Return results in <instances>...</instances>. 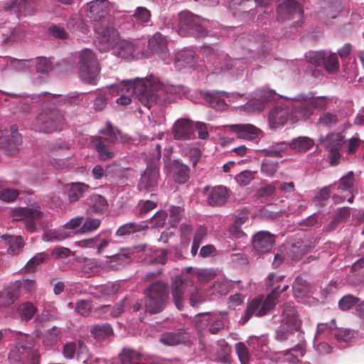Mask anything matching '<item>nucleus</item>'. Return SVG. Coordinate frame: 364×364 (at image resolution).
<instances>
[{
  "label": "nucleus",
  "instance_id": "f257e3e1",
  "mask_svg": "<svg viewBox=\"0 0 364 364\" xmlns=\"http://www.w3.org/2000/svg\"><path fill=\"white\" fill-rule=\"evenodd\" d=\"M109 8L107 0H95L87 6L86 16L99 36L95 43L101 53L108 51L118 41V33L114 26V17L109 12Z\"/></svg>",
  "mask_w": 364,
  "mask_h": 364
},
{
  "label": "nucleus",
  "instance_id": "f03ea898",
  "mask_svg": "<svg viewBox=\"0 0 364 364\" xmlns=\"http://www.w3.org/2000/svg\"><path fill=\"white\" fill-rule=\"evenodd\" d=\"M110 88H117V92H132L139 102L150 109L154 104L161 105L166 102L164 96L165 90L162 89L161 82L156 77H151L143 80H123L120 85L112 84Z\"/></svg>",
  "mask_w": 364,
  "mask_h": 364
},
{
  "label": "nucleus",
  "instance_id": "7ed1b4c3",
  "mask_svg": "<svg viewBox=\"0 0 364 364\" xmlns=\"http://www.w3.org/2000/svg\"><path fill=\"white\" fill-rule=\"evenodd\" d=\"M209 20L196 15L188 10L178 14L177 32L181 36L203 38L208 35Z\"/></svg>",
  "mask_w": 364,
  "mask_h": 364
},
{
  "label": "nucleus",
  "instance_id": "20e7f679",
  "mask_svg": "<svg viewBox=\"0 0 364 364\" xmlns=\"http://www.w3.org/2000/svg\"><path fill=\"white\" fill-rule=\"evenodd\" d=\"M168 287L166 283L159 281L144 290V308L146 313L156 314L162 312L168 304Z\"/></svg>",
  "mask_w": 364,
  "mask_h": 364
},
{
  "label": "nucleus",
  "instance_id": "39448f33",
  "mask_svg": "<svg viewBox=\"0 0 364 364\" xmlns=\"http://www.w3.org/2000/svg\"><path fill=\"white\" fill-rule=\"evenodd\" d=\"M278 297L277 288H274L263 301L260 298L253 299L247 304L245 314L239 323L245 324L254 314L257 317L265 316L276 306Z\"/></svg>",
  "mask_w": 364,
  "mask_h": 364
},
{
  "label": "nucleus",
  "instance_id": "423d86ee",
  "mask_svg": "<svg viewBox=\"0 0 364 364\" xmlns=\"http://www.w3.org/2000/svg\"><path fill=\"white\" fill-rule=\"evenodd\" d=\"M278 297L277 288H274L263 301L260 298L253 299L247 304L245 314L239 323L245 324L254 314L257 317L265 316L276 306Z\"/></svg>",
  "mask_w": 364,
  "mask_h": 364
},
{
  "label": "nucleus",
  "instance_id": "0eeeda50",
  "mask_svg": "<svg viewBox=\"0 0 364 364\" xmlns=\"http://www.w3.org/2000/svg\"><path fill=\"white\" fill-rule=\"evenodd\" d=\"M100 73L99 64L92 50L85 48L79 55V75L80 78L91 85H95Z\"/></svg>",
  "mask_w": 364,
  "mask_h": 364
},
{
  "label": "nucleus",
  "instance_id": "6e6552de",
  "mask_svg": "<svg viewBox=\"0 0 364 364\" xmlns=\"http://www.w3.org/2000/svg\"><path fill=\"white\" fill-rule=\"evenodd\" d=\"M65 124V119L60 110L45 109L36 117V127L45 133L60 131Z\"/></svg>",
  "mask_w": 364,
  "mask_h": 364
},
{
  "label": "nucleus",
  "instance_id": "1a4fd4ad",
  "mask_svg": "<svg viewBox=\"0 0 364 364\" xmlns=\"http://www.w3.org/2000/svg\"><path fill=\"white\" fill-rule=\"evenodd\" d=\"M11 337L16 341V344L10 350L8 358L11 362L19 363L24 356H28L34 343V338L31 335L21 331H14Z\"/></svg>",
  "mask_w": 364,
  "mask_h": 364
},
{
  "label": "nucleus",
  "instance_id": "9d476101",
  "mask_svg": "<svg viewBox=\"0 0 364 364\" xmlns=\"http://www.w3.org/2000/svg\"><path fill=\"white\" fill-rule=\"evenodd\" d=\"M159 166L154 163H150L141 175L137 184L138 190L141 192L150 193L151 196H155L154 192L159 187Z\"/></svg>",
  "mask_w": 364,
  "mask_h": 364
},
{
  "label": "nucleus",
  "instance_id": "9b49d317",
  "mask_svg": "<svg viewBox=\"0 0 364 364\" xmlns=\"http://www.w3.org/2000/svg\"><path fill=\"white\" fill-rule=\"evenodd\" d=\"M307 343L304 337V333L297 334V343L291 348L279 353L280 358L289 364H301V358L306 353Z\"/></svg>",
  "mask_w": 364,
  "mask_h": 364
},
{
  "label": "nucleus",
  "instance_id": "f8f14e48",
  "mask_svg": "<svg viewBox=\"0 0 364 364\" xmlns=\"http://www.w3.org/2000/svg\"><path fill=\"white\" fill-rule=\"evenodd\" d=\"M274 243L275 235L265 230L257 232L251 239L254 253L259 257L270 252Z\"/></svg>",
  "mask_w": 364,
  "mask_h": 364
},
{
  "label": "nucleus",
  "instance_id": "ddd939ff",
  "mask_svg": "<svg viewBox=\"0 0 364 364\" xmlns=\"http://www.w3.org/2000/svg\"><path fill=\"white\" fill-rule=\"evenodd\" d=\"M312 92L299 94L294 98L292 105V116L297 120H306L314 113L313 107L309 99L311 98Z\"/></svg>",
  "mask_w": 364,
  "mask_h": 364
},
{
  "label": "nucleus",
  "instance_id": "4468645a",
  "mask_svg": "<svg viewBox=\"0 0 364 364\" xmlns=\"http://www.w3.org/2000/svg\"><path fill=\"white\" fill-rule=\"evenodd\" d=\"M277 20L284 21L303 15L301 4L296 0H283L277 7Z\"/></svg>",
  "mask_w": 364,
  "mask_h": 364
},
{
  "label": "nucleus",
  "instance_id": "2eb2a0df",
  "mask_svg": "<svg viewBox=\"0 0 364 364\" xmlns=\"http://www.w3.org/2000/svg\"><path fill=\"white\" fill-rule=\"evenodd\" d=\"M16 211L20 216L23 217L21 220H23L26 230L31 232H35L36 230V220L42 217L39 205L34 202L26 207L19 208Z\"/></svg>",
  "mask_w": 364,
  "mask_h": 364
},
{
  "label": "nucleus",
  "instance_id": "dca6fc26",
  "mask_svg": "<svg viewBox=\"0 0 364 364\" xmlns=\"http://www.w3.org/2000/svg\"><path fill=\"white\" fill-rule=\"evenodd\" d=\"M9 136H0V149L6 155L15 156L19 151L18 146L22 143V138L16 125L11 126Z\"/></svg>",
  "mask_w": 364,
  "mask_h": 364
},
{
  "label": "nucleus",
  "instance_id": "f3484780",
  "mask_svg": "<svg viewBox=\"0 0 364 364\" xmlns=\"http://www.w3.org/2000/svg\"><path fill=\"white\" fill-rule=\"evenodd\" d=\"M167 43L165 36L159 32L154 33L148 41L149 50L166 61V63H168L166 60L169 57Z\"/></svg>",
  "mask_w": 364,
  "mask_h": 364
},
{
  "label": "nucleus",
  "instance_id": "a211bd4d",
  "mask_svg": "<svg viewBox=\"0 0 364 364\" xmlns=\"http://www.w3.org/2000/svg\"><path fill=\"white\" fill-rule=\"evenodd\" d=\"M193 134V122L188 119L176 120L172 128L173 138L176 140L190 139Z\"/></svg>",
  "mask_w": 364,
  "mask_h": 364
},
{
  "label": "nucleus",
  "instance_id": "6ab92c4d",
  "mask_svg": "<svg viewBox=\"0 0 364 364\" xmlns=\"http://www.w3.org/2000/svg\"><path fill=\"white\" fill-rule=\"evenodd\" d=\"M190 341L188 333L182 329L175 331H166L163 333L159 338V341L168 346H175L182 344H187Z\"/></svg>",
  "mask_w": 364,
  "mask_h": 364
},
{
  "label": "nucleus",
  "instance_id": "aec40b11",
  "mask_svg": "<svg viewBox=\"0 0 364 364\" xmlns=\"http://www.w3.org/2000/svg\"><path fill=\"white\" fill-rule=\"evenodd\" d=\"M91 143L97 153L100 161H107L115 156L114 151L110 147L112 143H107L103 136H92Z\"/></svg>",
  "mask_w": 364,
  "mask_h": 364
},
{
  "label": "nucleus",
  "instance_id": "412c9836",
  "mask_svg": "<svg viewBox=\"0 0 364 364\" xmlns=\"http://www.w3.org/2000/svg\"><path fill=\"white\" fill-rule=\"evenodd\" d=\"M234 93L225 91L211 90L205 94V101L215 109L225 110L228 105L225 101V98L233 96Z\"/></svg>",
  "mask_w": 364,
  "mask_h": 364
},
{
  "label": "nucleus",
  "instance_id": "4be33fe9",
  "mask_svg": "<svg viewBox=\"0 0 364 364\" xmlns=\"http://www.w3.org/2000/svg\"><path fill=\"white\" fill-rule=\"evenodd\" d=\"M230 131L236 133L239 138L252 140L261 134V131L250 124H238L226 126Z\"/></svg>",
  "mask_w": 364,
  "mask_h": 364
},
{
  "label": "nucleus",
  "instance_id": "5701e85b",
  "mask_svg": "<svg viewBox=\"0 0 364 364\" xmlns=\"http://www.w3.org/2000/svg\"><path fill=\"white\" fill-rule=\"evenodd\" d=\"M184 291L185 281L180 276L175 279L171 287V295L173 303L178 310H182L184 307Z\"/></svg>",
  "mask_w": 364,
  "mask_h": 364
},
{
  "label": "nucleus",
  "instance_id": "b1692460",
  "mask_svg": "<svg viewBox=\"0 0 364 364\" xmlns=\"http://www.w3.org/2000/svg\"><path fill=\"white\" fill-rule=\"evenodd\" d=\"M171 171L175 182L179 184L186 183L190 178V168L178 159H174L171 164Z\"/></svg>",
  "mask_w": 364,
  "mask_h": 364
},
{
  "label": "nucleus",
  "instance_id": "393cba45",
  "mask_svg": "<svg viewBox=\"0 0 364 364\" xmlns=\"http://www.w3.org/2000/svg\"><path fill=\"white\" fill-rule=\"evenodd\" d=\"M229 197V189L223 186L214 187L210 192L208 201L211 206H221Z\"/></svg>",
  "mask_w": 364,
  "mask_h": 364
},
{
  "label": "nucleus",
  "instance_id": "a878e982",
  "mask_svg": "<svg viewBox=\"0 0 364 364\" xmlns=\"http://www.w3.org/2000/svg\"><path fill=\"white\" fill-rule=\"evenodd\" d=\"M304 333L301 328L299 327V324L294 323V326L287 324L284 323H280L275 331V339L279 342H284L288 341L294 333Z\"/></svg>",
  "mask_w": 364,
  "mask_h": 364
},
{
  "label": "nucleus",
  "instance_id": "bb28decb",
  "mask_svg": "<svg viewBox=\"0 0 364 364\" xmlns=\"http://www.w3.org/2000/svg\"><path fill=\"white\" fill-rule=\"evenodd\" d=\"M108 240L102 238L100 235L92 238L82 240L75 242V245L82 248H92L96 250V253L100 255L107 247Z\"/></svg>",
  "mask_w": 364,
  "mask_h": 364
},
{
  "label": "nucleus",
  "instance_id": "cd10ccee",
  "mask_svg": "<svg viewBox=\"0 0 364 364\" xmlns=\"http://www.w3.org/2000/svg\"><path fill=\"white\" fill-rule=\"evenodd\" d=\"M7 245V253L10 255H18L24 247V241L21 236L3 235L1 237Z\"/></svg>",
  "mask_w": 364,
  "mask_h": 364
},
{
  "label": "nucleus",
  "instance_id": "c85d7f7f",
  "mask_svg": "<svg viewBox=\"0 0 364 364\" xmlns=\"http://www.w3.org/2000/svg\"><path fill=\"white\" fill-rule=\"evenodd\" d=\"M289 117V111L284 107H276L269 112L268 119L272 126L277 127L284 125Z\"/></svg>",
  "mask_w": 364,
  "mask_h": 364
},
{
  "label": "nucleus",
  "instance_id": "c756f323",
  "mask_svg": "<svg viewBox=\"0 0 364 364\" xmlns=\"http://www.w3.org/2000/svg\"><path fill=\"white\" fill-rule=\"evenodd\" d=\"M341 119L342 115L338 111L330 110L320 114L318 124L323 127L332 128L336 126Z\"/></svg>",
  "mask_w": 364,
  "mask_h": 364
},
{
  "label": "nucleus",
  "instance_id": "7c9ffc66",
  "mask_svg": "<svg viewBox=\"0 0 364 364\" xmlns=\"http://www.w3.org/2000/svg\"><path fill=\"white\" fill-rule=\"evenodd\" d=\"M90 186L84 183H72L68 191V198L70 203H75L84 197L90 190Z\"/></svg>",
  "mask_w": 364,
  "mask_h": 364
},
{
  "label": "nucleus",
  "instance_id": "2f4dec72",
  "mask_svg": "<svg viewBox=\"0 0 364 364\" xmlns=\"http://www.w3.org/2000/svg\"><path fill=\"white\" fill-rule=\"evenodd\" d=\"M146 228H148L147 221H142L139 223H128L121 225L118 228L116 232V235L118 237H124Z\"/></svg>",
  "mask_w": 364,
  "mask_h": 364
},
{
  "label": "nucleus",
  "instance_id": "473e14b6",
  "mask_svg": "<svg viewBox=\"0 0 364 364\" xmlns=\"http://www.w3.org/2000/svg\"><path fill=\"white\" fill-rule=\"evenodd\" d=\"M195 52L193 50L190 49L182 50L176 55V66L178 68L192 66L195 63Z\"/></svg>",
  "mask_w": 364,
  "mask_h": 364
},
{
  "label": "nucleus",
  "instance_id": "72a5a7b5",
  "mask_svg": "<svg viewBox=\"0 0 364 364\" xmlns=\"http://www.w3.org/2000/svg\"><path fill=\"white\" fill-rule=\"evenodd\" d=\"M92 212L96 213H104L108 208V203L105 198L101 195H92L87 202Z\"/></svg>",
  "mask_w": 364,
  "mask_h": 364
},
{
  "label": "nucleus",
  "instance_id": "f704fd0d",
  "mask_svg": "<svg viewBox=\"0 0 364 364\" xmlns=\"http://www.w3.org/2000/svg\"><path fill=\"white\" fill-rule=\"evenodd\" d=\"M308 252L309 248L307 245L304 244L302 241H297L291 243L287 249V256L294 261L301 259Z\"/></svg>",
  "mask_w": 364,
  "mask_h": 364
},
{
  "label": "nucleus",
  "instance_id": "c9c22d12",
  "mask_svg": "<svg viewBox=\"0 0 364 364\" xmlns=\"http://www.w3.org/2000/svg\"><path fill=\"white\" fill-rule=\"evenodd\" d=\"M282 323L294 326V323L299 324L301 328V321L298 318V314L295 308L289 304H284L282 310Z\"/></svg>",
  "mask_w": 364,
  "mask_h": 364
},
{
  "label": "nucleus",
  "instance_id": "e433bc0d",
  "mask_svg": "<svg viewBox=\"0 0 364 364\" xmlns=\"http://www.w3.org/2000/svg\"><path fill=\"white\" fill-rule=\"evenodd\" d=\"M314 144V140L308 136H299L293 139L288 143L289 148L298 152L306 151L310 149Z\"/></svg>",
  "mask_w": 364,
  "mask_h": 364
},
{
  "label": "nucleus",
  "instance_id": "4c0bfd02",
  "mask_svg": "<svg viewBox=\"0 0 364 364\" xmlns=\"http://www.w3.org/2000/svg\"><path fill=\"white\" fill-rule=\"evenodd\" d=\"M90 333L95 339L103 341L112 334L113 330L110 324L100 323L92 326Z\"/></svg>",
  "mask_w": 364,
  "mask_h": 364
},
{
  "label": "nucleus",
  "instance_id": "58836bf2",
  "mask_svg": "<svg viewBox=\"0 0 364 364\" xmlns=\"http://www.w3.org/2000/svg\"><path fill=\"white\" fill-rule=\"evenodd\" d=\"M131 262V255L128 252L122 251L110 257L109 267L114 270H118Z\"/></svg>",
  "mask_w": 364,
  "mask_h": 364
},
{
  "label": "nucleus",
  "instance_id": "ea45409f",
  "mask_svg": "<svg viewBox=\"0 0 364 364\" xmlns=\"http://www.w3.org/2000/svg\"><path fill=\"white\" fill-rule=\"evenodd\" d=\"M18 290L16 287H11L0 293V307L12 305L18 298Z\"/></svg>",
  "mask_w": 364,
  "mask_h": 364
},
{
  "label": "nucleus",
  "instance_id": "a19ab883",
  "mask_svg": "<svg viewBox=\"0 0 364 364\" xmlns=\"http://www.w3.org/2000/svg\"><path fill=\"white\" fill-rule=\"evenodd\" d=\"M49 259V255L45 252L37 253L32 257L25 264L23 269L26 272H35L38 266Z\"/></svg>",
  "mask_w": 364,
  "mask_h": 364
},
{
  "label": "nucleus",
  "instance_id": "79ce46f5",
  "mask_svg": "<svg viewBox=\"0 0 364 364\" xmlns=\"http://www.w3.org/2000/svg\"><path fill=\"white\" fill-rule=\"evenodd\" d=\"M279 95L273 90H257L254 93V98L260 102L257 109L261 110L263 104L276 100Z\"/></svg>",
  "mask_w": 364,
  "mask_h": 364
},
{
  "label": "nucleus",
  "instance_id": "37998d69",
  "mask_svg": "<svg viewBox=\"0 0 364 364\" xmlns=\"http://www.w3.org/2000/svg\"><path fill=\"white\" fill-rule=\"evenodd\" d=\"M38 0H21L16 5L18 16H26L34 14Z\"/></svg>",
  "mask_w": 364,
  "mask_h": 364
},
{
  "label": "nucleus",
  "instance_id": "c03bdc74",
  "mask_svg": "<svg viewBox=\"0 0 364 364\" xmlns=\"http://www.w3.org/2000/svg\"><path fill=\"white\" fill-rule=\"evenodd\" d=\"M99 133L102 135L105 141L112 144L117 141L118 135H121V132L110 122H107L105 127L101 129Z\"/></svg>",
  "mask_w": 364,
  "mask_h": 364
},
{
  "label": "nucleus",
  "instance_id": "a18cd8bd",
  "mask_svg": "<svg viewBox=\"0 0 364 364\" xmlns=\"http://www.w3.org/2000/svg\"><path fill=\"white\" fill-rule=\"evenodd\" d=\"M288 147V143L286 141H280L278 143H272L271 146L263 149L262 151L266 156L279 157L287 151Z\"/></svg>",
  "mask_w": 364,
  "mask_h": 364
},
{
  "label": "nucleus",
  "instance_id": "49530a36",
  "mask_svg": "<svg viewBox=\"0 0 364 364\" xmlns=\"http://www.w3.org/2000/svg\"><path fill=\"white\" fill-rule=\"evenodd\" d=\"M336 185L337 183H334L329 186L323 187L314 197V204L318 207L325 206L327 204V202L330 197V189L335 188Z\"/></svg>",
  "mask_w": 364,
  "mask_h": 364
},
{
  "label": "nucleus",
  "instance_id": "de8ad7c7",
  "mask_svg": "<svg viewBox=\"0 0 364 364\" xmlns=\"http://www.w3.org/2000/svg\"><path fill=\"white\" fill-rule=\"evenodd\" d=\"M33 65L36 66V73L41 74H47L54 69V65L51 60L43 56L36 58Z\"/></svg>",
  "mask_w": 364,
  "mask_h": 364
},
{
  "label": "nucleus",
  "instance_id": "09e8293b",
  "mask_svg": "<svg viewBox=\"0 0 364 364\" xmlns=\"http://www.w3.org/2000/svg\"><path fill=\"white\" fill-rule=\"evenodd\" d=\"M17 311L21 319L27 321L33 316L36 308L31 302L26 301L18 306Z\"/></svg>",
  "mask_w": 364,
  "mask_h": 364
},
{
  "label": "nucleus",
  "instance_id": "8fccbe9b",
  "mask_svg": "<svg viewBox=\"0 0 364 364\" xmlns=\"http://www.w3.org/2000/svg\"><path fill=\"white\" fill-rule=\"evenodd\" d=\"M53 98H57V102L60 104L71 105H78L82 101L81 95L77 92H70L67 95H58L53 96Z\"/></svg>",
  "mask_w": 364,
  "mask_h": 364
},
{
  "label": "nucleus",
  "instance_id": "3c124183",
  "mask_svg": "<svg viewBox=\"0 0 364 364\" xmlns=\"http://www.w3.org/2000/svg\"><path fill=\"white\" fill-rule=\"evenodd\" d=\"M353 172L349 171L346 176L341 177L338 181L337 189L341 191H348L352 193L354 187Z\"/></svg>",
  "mask_w": 364,
  "mask_h": 364
},
{
  "label": "nucleus",
  "instance_id": "603ef678",
  "mask_svg": "<svg viewBox=\"0 0 364 364\" xmlns=\"http://www.w3.org/2000/svg\"><path fill=\"white\" fill-rule=\"evenodd\" d=\"M325 70L329 73H335L339 68V63L336 53L327 51V55L323 64Z\"/></svg>",
  "mask_w": 364,
  "mask_h": 364
},
{
  "label": "nucleus",
  "instance_id": "864d4df0",
  "mask_svg": "<svg viewBox=\"0 0 364 364\" xmlns=\"http://www.w3.org/2000/svg\"><path fill=\"white\" fill-rule=\"evenodd\" d=\"M151 17L150 11L144 7H138L132 15V20L134 23L144 25L147 23Z\"/></svg>",
  "mask_w": 364,
  "mask_h": 364
},
{
  "label": "nucleus",
  "instance_id": "5fc2aeb1",
  "mask_svg": "<svg viewBox=\"0 0 364 364\" xmlns=\"http://www.w3.org/2000/svg\"><path fill=\"white\" fill-rule=\"evenodd\" d=\"M216 350L217 359L222 363H228L231 352V347L225 341H220L217 343Z\"/></svg>",
  "mask_w": 364,
  "mask_h": 364
},
{
  "label": "nucleus",
  "instance_id": "6e6d98bb",
  "mask_svg": "<svg viewBox=\"0 0 364 364\" xmlns=\"http://www.w3.org/2000/svg\"><path fill=\"white\" fill-rule=\"evenodd\" d=\"M214 314H211L210 312L200 313L196 315L194 318V323L196 328L199 331H203L209 324H210L212 319H213Z\"/></svg>",
  "mask_w": 364,
  "mask_h": 364
},
{
  "label": "nucleus",
  "instance_id": "4d7b16f0",
  "mask_svg": "<svg viewBox=\"0 0 364 364\" xmlns=\"http://www.w3.org/2000/svg\"><path fill=\"white\" fill-rule=\"evenodd\" d=\"M140 354L132 349L124 348L119 354L121 364H137Z\"/></svg>",
  "mask_w": 364,
  "mask_h": 364
},
{
  "label": "nucleus",
  "instance_id": "13d9d810",
  "mask_svg": "<svg viewBox=\"0 0 364 364\" xmlns=\"http://www.w3.org/2000/svg\"><path fill=\"white\" fill-rule=\"evenodd\" d=\"M33 64V60L11 59L8 64L9 69L16 72L24 71Z\"/></svg>",
  "mask_w": 364,
  "mask_h": 364
},
{
  "label": "nucleus",
  "instance_id": "bf43d9fd",
  "mask_svg": "<svg viewBox=\"0 0 364 364\" xmlns=\"http://www.w3.org/2000/svg\"><path fill=\"white\" fill-rule=\"evenodd\" d=\"M60 338V331L56 327L48 330L43 336L44 345L51 346L55 344Z\"/></svg>",
  "mask_w": 364,
  "mask_h": 364
},
{
  "label": "nucleus",
  "instance_id": "052dcab7",
  "mask_svg": "<svg viewBox=\"0 0 364 364\" xmlns=\"http://www.w3.org/2000/svg\"><path fill=\"white\" fill-rule=\"evenodd\" d=\"M229 291L228 284L225 281L215 282L209 289V294L215 296L226 295Z\"/></svg>",
  "mask_w": 364,
  "mask_h": 364
},
{
  "label": "nucleus",
  "instance_id": "680f3d73",
  "mask_svg": "<svg viewBox=\"0 0 364 364\" xmlns=\"http://www.w3.org/2000/svg\"><path fill=\"white\" fill-rule=\"evenodd\" d=\"M326 55L327 51L326 50L309 51L305 54L306 60L316 66L322 65Z\"/></svg>",
  "mask_w": 364,
  "mask_h": 364
},
{
  "label": "nucleus",
  "instance_id": "e2e57ef3",
  "mask_svg": "<svg viewBox=\"0 0 364 364\" xmlns=\"http://www.w3.org/2000/svg\"><path fill=\"white\" fill-rule=\"evenodd\" d=\"M350 215V210L348 207H342L338 208L333 220L330 223L331 227H335L337 224L346 222Z\"/></svg>",
  "mask_w": 364,
  "mask_h": 364
},
{
  "label": "nucleus",
  "instance_id": "0e129e2a",
  "mask_svg": "<svg viewBox=\"0 0 364 364\" xmlns=\"http://www.w3.org/2000/svg\"><path fill=\"white\" fill-rule=\"evenodd\" d=\"M346 143L345 137L341 134H336L326 144V150L328 151H340L344 144Z\"/></svg>",
  "mask_w": 364,
  "mask_h": 364
},
{
  "label": "nucleus",
  "instance_id": "69168bd1",
  "mask_svg": "<svg viewBox=\"0 0 364 364\" xmlns=\"http://www.w3.org/2000/svg\"><path fill=\"white\" fill-rule=\"evenodd\" d=\"M360 299L352 294H346L338 301V308L341 311H348L353 306L359 304Z\"/></svg>",
  "mask_w": 364,
  "mask_h": 364
},
{
  "label": "nucleus",
  "instance_id": "338daca9",
  "mask_svg": "<svg viewBox=\"0 0 364 364\" xmlns=\"http://www.w3.org/2000/svg\"><path fill=\"white\" fill-rule=\"evenodd\" d=\"M183 209L180 206L173 205L169 208L168 223L170 226L175 228L180 223Z\"/></svg>",
  "mask_w": 364,
  "mask_h": 364
},
{
  "label": "nucleus",
  "instance_id": "774afa93",
  "mask_svg": "<svg viewBox=\"0 0 364 364\" xmlns=\"http://www.w3.org/2000/svg\"><path fill=\"white\" fill-rule=\"evenodd\" d=\"M235 350L241 364H248L250 360V354L246 346L239 342L235 344Z\"/></svg>",
  "mask_w": 364,
  "mask_h": 364
}]
</instances>
